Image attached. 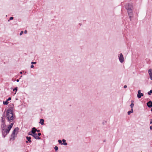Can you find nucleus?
<instances>
[{"instance_id":"1","label":"nucleus","mask_w":152,"mask_h":152,"mask_svg":"<svg viewBox=\"0 0 152 152\" xmlns=\"http://www.w3.org/2000/svg\"><path fill=\"white\" fill-rule=\"evenodd\" d=\"M7 120L9 123H11L7 127L10 130L12 128L15 119V116L13 111V107H10L6 112Z\"/></svg>"},{"instance_id":"2","label":"nucleus","mask_w":152,"mask_h":152,"mask_svg":"<svg viewBox=\"0 0 152 152\" xmlns=\"http://www.w3.org/2000/svg\"><path fill=\"white\" fill-rule=\"evenodd\" d=\"M1 129L2 136L4 138H5L9 133L10 130L9 128H8V127L7 129H5V128Z\"/></svg>"},{"instance_id":"3","label":"nucleus","mask_w":152,"mask_h":152,"mask_svg":"<svg viewBox=\"0 0 152 152\" xmlns=\"http://www.w3.org/2000/svg\"><path fill=\"white\" fill-rule=\"evenodd\" d=\"M132 10L133 9L127 10L129 17L131 21L132 20V18L133 17Z\"/></svg>"},{"instance_id":"4","label":"nucleus","mask_w":152,"mask_h":152,"mask_svg":"<svg viewBox=\"0 0 152 152\" xmlns=\"http://www.w3.org/2000/svg\"><path fill=\"white\" fill-rule=\"evenodd\" d=\"M118 57L119 58V61L121 63H122L124 61V58L122 54L121 53L120 54H119Z\"/></svg>"},{"instance_id":"5","label":"nucleus","mask_w":152,"mask_h":152,"mask_svg":"<svg viewBox=\"0 0 152 152\" xmlns=\"http://www.w3.org/2000/svg\"><path fill=\"white\" fill-rule=\"evenodd\" d=\"M125 8L127 10H129L133 9V7L132 5L130 4H127L125 5Z\"/></svg>"},{"instance_id":"6","label":"nucleus","mask_w":152,"mask_h":152,"mask_svg":"<svg viewBox=\"0 0 152 152\" xmlns=\"http://www.w3.org/2000/svg\"><path fill=\"white\" fill-rule=\"evenodd\" d=\"M32 136L35 139L37 140H40L41 139V137L37 136V134L36 132H32Z\"/></svg>"},{"instance_id":"7","label":"nucleus","mask_w":152,"mask_h":152,"mask_svg":"<svg viewBox=\"0 0 152 152\" xmlns=\"http://www.w3.org/2000/svg\"><path fill=\"white\" fill-rule=\"evenodd\" d=\"M19 129L18 127H16L13 130L12 133L13 134H14L15 135V132H16V134H18V132Z\"/></svg>"},{"instance_id":"8","label":"nucleus","mask_w":152,"mask_h":152,"mask_svg":"<svg viewBox=\"0 0 152 152\" xmlns=\"http://www.w3.org/2000/svg\"><path fill=\"white\" fill-rule=\"evenodd\" d=\"M148 73L150 75V78L151 80H152V69H149L148 70Z\"/></svg>"},{"instance_id":"9","label":"nucleus","mask_w":152,"mask_h":152,"mask_svg":"<svg viewBox=\"0 0 152 152\" xmlns=\"http://www.w3.org/2000/svg\"><path fill=\"white\" fill-rule=\"evenodd\" d=\"M146 104L148 107L149 108H151L152 107V102L151 100L147 102Z\"/></svg>"},{"instance_id":"10","label":"nucleus","mask_w":152,"mask_h":152,"mask_svg":"<svg viewBox=\"0 0 152 152\" xmlns=\"http://www.w3.org/2000/svg\"><path fill=\"white\" fill-rule=\"evenodd\" d=\"M6 126V124L5 123H1V129H5Z\"/></svg>"},{"instance_id":"11","label":"nucleus","mask_w":152,"mask_h":152,"mask_svg":"<svg viewBox=\"0 0 152 152\" xmlns=\"http://www.w3.org/2000/svg\"><path fill=\"white\" fill-rule=\"evenodd\" d=\"M26 139L28 141H29V143H31L32 141L31 140V137H28V136H26Z\"/></svg>"},{"instance_id":"12","label":"nucleus","mask_w":152,"mask_h":152,"mask_svg":"<svg viewBox=\"0 0 152 152\" xmlns=\"http://www.w3.org/2000/svg\"><path fill=\"white\" fill-rule=\"evenodd\" d=\"M10 140H14L15 139V135L14 134H13L12 133L11 135V137L10 138Z\"/></svg>"},{"instance_id":"13","label":"nucleus","mask_w":152,"mask_h":152,"mask_svg":"<svg viewBox=\"0 0 152 152\" xmlns=\"http://www.w3.org/2000/svg\"><path fill=\"white\" fill-rule=\"evenodd\" d=\"M62 141L63 142L62 145H67V143L66 142V140L64 139H63L62 140Z\"/></svg>"},{"instance_id":"14","label":"nucleus","mask_w":152,"mask_h":152,"mask_svg":"<svg viewBox=\"0 0 152 152\" xmlns=\"http://www.w3.org/2000/svg\"><path fill=\"white\" fill-rule=\"evenodd\" d=\"M144 95V94L142 93H141L139 94H137V97L139 99L142 96Z\"/></svg>"},{"instance_id":"15","label":"nucleus","mask_w":152,"mask_h":152,"mask_svg":"<svg viewBox=\"0 0 152 152\" xmlns=\"http://www.w3.org/2000/svg\"><path fill=\"white\" fill-rule=\"evenodd\" d=\"M44 120L43 119H40V122L39 123L40 124L42 125H43L44 124Z\"/></svg>"},{"instance_id":"16","label":"nucleus","mask_w":152,"mask_h":152,"mask_svg":"<svg viewBox=\"0 0 152 152\" xmlns=\"http://www.w3.org/2000/svg\"><path fill=\"white\" fill-rule=\"evenodd\" d=\"M37 131V129H36V128L35 127H33L32 128L31 132L32 133V131L33 132H36Z\"/></svg>"},{"instance_id":"17","label":"nucleus","mask_w":152,"mask_h":152,"mask_svg":"<svg viewBox=\"0 0 152 152\" xmlns=\"http://www.w3.org/2000/svg\"><path fill=\"white\" fill-rule=\"evenodd\" d=\"M6 110V109L5 111L3 113V114L2 115V116L1 117V118H6L7 119L6 115L5 114V111Z\"/></svg>"},{"instance_id":"18","label":"nucleus","mask_w":152,"mask_h":152,"mask_svg":"<svg viewBox=\"0 0 152 152\" xmlns=\"http://www.w3.org/2000/svg\"><path fill=\"white\" fill-rule=\"evenodd\" d=\"M133 112V109H131L129 111L127 112V114L128 115H129L131 113H132Z\"/></svg>"},{"instance_id":"19","label":"nucleus","mask_w":152,"mask_h":152,"mask_svg":"<svg viewBox=\"0 0 152 152\" xmlns=\"http://www.w3.org/2000/svg\"><path fill=\"white\" fill-rule=\"evenodd\" d=\"M9 102L8 101L6 100L5 101H4L3 102V104L4 105H7L8 104Z\"/></svg>"},{"instance_id":"20","label":"nucleus","mask_w":152,"mask_h":152,"mask_svg":"<svg viewBox=\"0 0 152 152\" xmlns=\"http://www.w3.org/2000/svg\"><path fill=\"white\" fill-rule=\"evenodd\" d=\"M13 91H15V94L16 93V92L18 91V87H16L15 88H14L13 89Z\"/></svg>"},{"instance_id":"21","label":"nucleus","mask_w":152,"mask_h":152,"mask_svg":"<svg viewBox=\"0 0 152 152\" xmlns=\"http://www.w3.org/2000/svg\"><path fill=\"white\" fill-rule=\"evenodd\" d=\"M5 118H1V123H5Z\"/></svg>"},{"instance_id":"22","label":"nucleus","mask_w":152,"mask_h":152,"mask_svg":"<svg viewBox=\"0 0 152 152\" xmlns=\"http://www.w3.org/2000/svg\"><path fill=\"white\" fill-rule=\"evenodd\" d=\"M54 150L55 151L57 152L58 151V147L57 146H56L54 148Z\"/></svg>"},{"instance_id":"23","label":"nucleus","mask_w":152,"mask_h":152,"mask_svg":"<svg viewBox=\"0 0 152 152\" xmlns=\"http://www.w3.org/2000/svg\"><path fill=\"white\" fill-rule=\"evenodd\" d=\"M58 142L60 144L62 145V142L61 140H59L58 141Z\"/></svg>"},{"instance_id":"24","label":"nucleus","mask_w":152,"mask_h":152,"mask_svg":"<svg viewBox=\"0 0 152 152\" xmlns=\"http://www.w3.org/2000/svg\"><path fill=\"white\" fill-rule=\"evenodd\" d=\"M152 94V90H151L150 91L148 92V94L149 95H150Z\"/></svg>"},{"instance_id":"25","label":"nucleus","mask_w":152,"mask_h":152,"mask_svg":"<svg viewBox=\"0 0 152 152\" xmlns=\"http://www.w3.org/2000/svg\"><path fill=\"white\" fill-rule=\"evenodd\" d=\"M134 104L133 103H132L130 105V107L131 108V109H132L133 107H134Z\"/></svg>"},{"instance_id":"26","label":"nucleus","mask_w":152,"mask_h":152,"mask_svg":"<svg viewBox=\"0 0 152 152\" xmlns=\"http://www.w3.org/2000/svg\"><path fill=\"white\" fill-rule=\"evenodd\" d=\"M36 62H31V64H36Z\"/></svg>"},{"instance_id":"27","label":"nucleus","mask_w":152,"mask_h":152,"mask_svg":"<svg viewBox=\"0 0 152 152\" xmlns=\"http://www.w3.org/2000/svg\"><path fill=\"white\" fill-rule=\"evenodd\" d=\"M41 133H38V134H37V136H38V137H39V136H41Z\"/></svg>"},{"instance_id":"28","label":"nucleus","mask_w":152,"mask_h":152,"mask_svg":"<svg viewBox=\"0 0 152 152\" xmlns=\"http://www.w3.org/2000/svg\"><path fill=\"white\" fill-rule=\"evenodd\" d=\"M11 99V97H9L8 99H7V100L8 101H9Z\"/></svg>"},{"instance_id":"29","label":"nucleus","mask_w":152,"mask_h":152,"mask_svg":"<svg viewBox=\"0 0 152 152\" xmlns=\"http://www.w3.org/2000/svg\"><path fill=\"white\" fill-rule=\"evenodd\" d=\"M28 135H31L32 136V133H31V131L28 133Z\"/></svg>"},{"instance_id":"30","label":"nucleus","mask_w":152,"mask_h":152,"mask_svg":"<svg viewBox=\"0 0 152 152\" xmlns=\"http://www.w3.org/2000/svg\"><path fill=\"white\" fill-rule=\"evenodd\" d=\"M23 33V31H21L20 34V35H22Z\"/></svg>"},{"instance_id":"31","label":"nucleus","mask_w":152,"mask_h":152,"mask_svg":"<svg viewBox=\"0 0 152 152\" xmlns=\"http://www.w3.org/2000/svg\"><path fill=\"white\" fill-rule=\"evenodd\" d=\"M14 18L13 17H10V20H12Z\"/></svg>"},{"instance_id":"32","label":"nucleus","mask_w":152,"mask_h":152,"mask_svg":"<svg viewBox=\"0 0 152 152\" xmlns=\"http://www.w3.org/2000/svg\"><path fill=\"white\" fill-rule=\"evenodd\" d=\"M141 91L140 90H139L138 91V94H139L140 93H141Z\"/></svg>"},{"instance_id":"33","label":"nucleus","mask_w":152,"mask_h":152,"mask_svg":"<svg viewBox=\"0 0 152 152\" xmlns=\"http://www.w3.org/2000/svg\"><path fill=\"white\" fill-rule=\"evenodd\" d=\"M34 67V66L33 65H31L30 66V67L31 68H33Z\"/></svg>"},{"instance_id":"34","label":"nucleus","mask_w":152,"mask_h":152,"mask_svg":"<svg viewBox=\"0 0 152 152\" xmlns=\"http://www.w3.org/2000/svg\"><path fill=\"white\" fill-rule=\"evenodd\" d=\"M127 87V86H126V85H124V88H126Z\"/></svg>"},{"instance_id":"35","label":"nucleus","mask_w":152,"mask_h":152,"mask_svg":"<svg viewBox=\"0 0 152 152\" xmlns=\"http://www.w3.org/2000/svg\"><path fill=\"white\" fill-rule=\"evenodd\" d=\"M24 33L26 34L27 33V31L26 30H25V31H24Z\"/></svg>"},{"instance_id":"36","label":"nucleus","mask_w":152,"mask_h":152,"mask_svg":"<svg viewBox=\"0 0 152 152\" xmlns=\"http://www.w3.org/2000/svg\"><path fill=\"white\" fill-rule=\"evenodd\" d=\"M36 132L39 133L40 132V130L39 129H38V130L37 129V131H36Z\"/></svg>"},{"instance_id":"37","label":"nucleus","mask_w":152,"mask_h":152,"mask_svg":"<svg viewBox=\"0 0 152 152\" xmlns=\"http://www.w3.org/2000/svg\"><path fill=\"white\" fill-rule=\"evenodd\" d=\"M16 81L17 82H19V79H17Z\"/></svg>"},{"instance_id":"38","label":"nucleus","mask_w":152,"mask_h":152,"mask_svg":"<svg viewBox=\"0 0 152 152\" xmlns=\"http://www.w3.org/2000/svg\"><path fill=\"white\" fill-rule=\"evenodd\" d=\"M150 128L151 130L152 129V126H150Z\"/></svg>"},{"instance_id":"39","label":"nucleus","mask_w":152,"mask_h":152,"mask_svg":"<svg viewBox=\"0 0 152 152\" xmlns=\"http://www.w3.org/2000/svg\"><path fill=\"white\" fill-rule=\"evenodd\" d=\"M26 143H28V142H29V141H28V140L26 141Z\"/></svg>"},{"instance_id":"40","label":"nucleus","mask_w":152,"mask_h":152,"mask_svg":"<svg viewBox=\"0 0 152 152\" xmlns=\"http://www.w3.org/2000/svg\"><path fill=\"white\" fill-rule=\"evenodd\" d=\"M131 102L132 103H133L134 102V100H132Z\"/></svg>"},{"instance_id":"41","label":"nucleus","mask_w":152,"mask_h":152,"mask_svg":"<svg viewBox=\"0 0 152 152\" xmlns=\"http://www.w3.org/2000/svg\"><path fill=\"white\" fill-rule=\"evenodd\" d=\"M20 73L21 74H22V71H21L20 72Z\"/></svg>"},{"instance_id":"42","label":"nucleus","mask_w":152,"mask_h":152,"mask_svg":"<svg viewBox=\"0 0 152 152\" xmlns=\"http://www.w3.org/2000/svg\"><path fill=\"white\" fill-rule=\"evenodd\" d=\"M150 124H152V121H151L150 122Z\"/></svg>"},{"instance_id":"43","label":"nucleus","mask_w":152,"mask_h":152,"mask_svg":"<svg viewBox=\"0 0 152 152\" xmlns=\"http://www.w3.org/2000/svg\"><path fill=\"white\" fill-rule=\"evenodd\" d=\"M106 140H104L103 142H106Z\"/></svg>"},{"instance_id":"44","label":"nucleus","mask_w":152,"mask_h":152,"mask_svg":"<svg viewBox=\"0 0 152 152\" xmlns=\"http://www.w3.org/2000/svg\"><path fill=\"white\" fill-rule=\"evenodd\" d=\"M10 19H9V20H8V22H9V21H10Z\"/></svg>"},{"instance_id":"45","label":"nucleus","mask_w":152,"mask_h":152,"mask_svg":"<svg viewBox=\"0 0 152 152\" xmlns=\"http://www.w3.org/2000/svg\"><path fill=\"white\" fill-rule=\"evenodd\" d=\"M151 111H152V108L151 109Z\"/></svg>"},{"instance_id":"46","label":"nucleus","mask_w":152,"mask_h":152,"mask_svg":"<svg viewBox=\"0 0 152 152\" xmlns=\"http://www.w3.org/2000/svg\"><path fill=\"white\" fill-rule=\"evenodd\" d=\"M22 77V76H21L20 77Z\"/></svg>"},{"instance_id":"47","label":"nucleus","mask_w":152,"mask_h":152,"mask_svg":"<svg viewBox=\"0 0 152 152\" xmlns=\"http://www.w3.org/2000/svg\"><path fill=\"white\" fill-rule=\"evenodd\" d=\"M103 124H104V123L103 122Z\"/></svg>"},{"instance_id":"48","label":"nucleus","mask_w":152,"mask_h":152,"mask_svg":"<svg viewBox=\"0 0 152 152\" xmlns=\"http://www.w3.org/2000/svg\"><path fill=\"white\" fill-rule=\"evenodd\" d=\"M80 25H81V24L80 23L79 24Z\"/></svg>"},{"instance_id":"49","label":"nucleus","mask_w":152,"mask_h":152,"mask_svg":"<svg viewBox=\"0 0 152 152\" xmlns=\"http://www.w3.org/2000/svg\"><path fill=\"white\" fill-rule=\"evenodd\" d=\"M12 88H11V89H12Z\"/></svg>"},{"instance_id":"50","label":"nucleus","mask_w":152,"mask_h":152,"mask_svg":"<svg viewBox=\"0 0 152 152\" xmlns=\"http://www.w3.org/2000/svg\"><path fill=\"white\" fill-rule=\"evenodd\" d=\"M141 152H142V151H141Z\"/></svg>"}]
</instances>
